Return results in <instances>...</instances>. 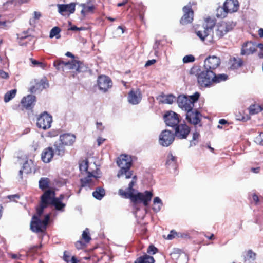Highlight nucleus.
I'll use <instances>...</instances> for the list:
<instances>
[{
    "label": "nucleus",
    "mask_w": 263,
    "mask_h": 263,
    "mask_svg": "<svg viewBox=\"0 0 263 263\" xmlns=\"http://www.w3.org/2000/svg\"><path fill=\"white\" fill-rule=\"evenodd\" d=\"M199 137V134L197 132H195L193 134L192 140L190 141V146H195L196 144L195 141L197 140Z\"/></svg>",
    "instance_id": "obj_41"
},
{
    "label": "nucleus",
    "mask_w": 263,
    "mask_h": 263,
    "mask_svg": "<svg viewBox=\"0 0 263 263\" xmlns=\"http://www.w3.org/2000/svg\"><path fill=\"white\" fill-rule=\"evenodd\" d=\"M176 160V157L175 156H173L172 154H170L168 156V159L166 162V164L167 165L171 164L172 162H175Z\"/></svg>",
    "instance_id": "obj_46"
},
{
    "label": "nucleus",
    "mask_w": 263,
    "mask_h": 263,
    "mask_svg": "<svg viewBox=\"0 0 263 263\" xmlns=\"http://www.w3.org/2000/svg\"><path fill=\"white\" fill-rule=\"evenodd\" d=\"M179 115L174 111L167 112L164 117V121L167 126L175 127L179 123Z\"/></svg>",
    "instance_id": "obj_10"
},
{
    "label": "nucleus",
    "mask_w": 263,
    "mask_h": 263,
    "mask_svg": "<svg viewBox=\"0 0 263 263\" xmlns=\"http://www.w3.org/2000/svg\"><path fill=\"white\" fill-rule=\"evenodd\" d=\"M7 198L10 199V201H16V199L20 198V195L18 194H14L12 195H9L7 196Z\"/></svg>",
    "instance_id": "obj_47"
},
{
    "label": "nucleus",
    "mask_w": 263,
    "mask_h": 263,
    "mask_svg": "<svg viewBox=\"0 0 263 263\" xmlns=\"http://www.w3.org/2000/svg\"><path fill=\"white\" fill-rule=\"evenodd\" d=\"M158 251V249L153 245H150L148 249L147 252L149 254H155Z\"/></svg>",
    "instance_id": "obj_44"
},
{
    "label": "nucleus",
    "mask_w": 263,
    "mask_h": 263,
    "mask_svg": "<svg viewBox=\"0 0 263 263\" xmlns=\"http://www.w3.org/2000/svg\"><path fill=\"white\" fill-rule=\"evenodd\" d=\"M161 207H162L161 205H160L158 204H156V205H154V206L153 207V209L155 212H158L160 211Z\"/></svg>",
    "instance_id": "obj_54"
},
{
    "label": "nucleus",
    "mask_w": 263,
    "mask_h": 263,
    "mask_svg": "<svg viewBox=\"0 0 263 263\" xmlns=\"http://www.w3.org/2000/svg\"><path fill=\"white\" fill-rule=\"evenodd\" d=\"M215 24L213 20L206 19L201 29L196 31V34L202 41H205L207 43L212 42L214 40L213 28L215 26Z\"/></svg>",
    "instance_id": "obj_5"
},
{
    "label": "nucleus",
    "mask_w": 263,
    "mask_h": 263,
    "mask_svg": "<svg viewBox=\"0 0 263 263\" xmlns=\"http://www.w3.org/2000/svg\"><path fill=\"white\" fill-rule=\"evenodd\" d=\"M175 100V97L172 95H167L164 98L163 102L167 104H172Z\"/></svg>",
    "instance_id": "obj_38"
},
{
    "label": "nucleus",
    "mask_w": 263,
    "mask_h": 263,
    "mask_svg": "<svg viewBox=\"0 0 263 263\" xmlns=\"http://www.w3.org/2000/svg\"><path fill=\"white\" fill-rule=\"evenodd\" d=\"M242 61L239 58H233L230 60V68L233 69H237L242 65Z\"/></svg>",
    "instance_id": "obj_25"
},
{
    "label": "nucleus",
    "mask_w": 263,
    "mask_h": 263,
    "mask_svg": "<svg viewBox=\"0 0 263 263\" xmlns=\"http://www.w3.org/2000/svg\"><path fill=\"white\" fill-rule=\"evenodd\" d=\"M58 8L59 12L63 15L73 13L75 11V5L73 3L67 5L59 4Z\"/></svg>",
    "instance_id": "obj_16"
},
{
    "label": "nucleus",
    "mask_w": 263,
    "mask_h": 263,
    "mask_svg": "<svg viewBox=\"0 0 263 263\" xmlns=\"http://www.w3.org/2000/svg\"><path fill=\"white\" fill-rule=\"evenodd\" d=\"M177 235V233L175 231L172 230L171 231L170 233L167 235L166 239L168 240H172L173 238H175Z\"/></svg>",
    "instance_id": "obj_45"
},
{
    "label": "nucleus",
    "mask_w": 263,
    "mask_h": 263,
    "mask_svg": "<svg viewBox=\"0 0 263 263\" xmlns=\"http://www.w3.org/2000/svg\"><path fill=\"white\" fill-rule=\"evenodd\" d=\"M34 19H39L41 16V13L39 12L34 11Z\"/></svg>",
    "instance_id": "obj_56"
},
{
    "label": "nucleus",
    "mask_w": 263,
    "mask_h": 263,
    "mask_svg": "<svg viewBox=\"0 0 263 263\" xmlns=\"http://www.w3.org/2000/svg\"><path fill=\"white\" fill-rule=\"evenodd\" d=\"M83 63L77 60H71V61L65 62V66L64 67V71L68 70H76L77 71L80 72L82 71Z\"/></svg>",
    "instance_id": "obj_14"
},
{
    "label": "nucleus",
    "mask_w": 263,
    "mask_h": 263,
    "mask_svg": "<svg viewBox=\"0 0 263 263\" xmlns=\"http://www.w3.org/2000/svg\"><path fill=\"white\" fill-rule=\"evenodd\" d=\"M52 121V117L47 112H44L37 118L36 125L40 128L46 129L51 127Z\"/></svg>",
    "instance_id": "obj_8"
},
{
    "label": "nucleus",
    "mask_w": 263,
    "mask_h": 263,
    "mask_svg": "<svg viewBox=\"0 0 263 263\" xmlns=\"http://www.w3.org/2000/svg\"><path fill=\"white\" fill-rule=\"evenodd\" d=\"M153 202H154V205L158 204V205H160L161 206H162V205H163L162 200L158 197H156L154 198Z\"/></svg>",
    "instance_id": "obj_48"
},
{
    "label": "nucleus",
    "mask_w": 263,
    "mask_h": 263,
    "mask_svg": "<svg viewBox=\"0 0 263 263\" xmlns=\"http://www.w3.org/2000/svg\"><path fill=\"white\" fill-rule=\"evenodd\" d=\"M257 44L252 42L246 43L242 48L241 54L244 55L253 53L258 48Z\"/></svg>",
    "instance_id": "obj_23"
},
{
    "label": "nucleus",
    "mask_w": 263,
    "mask_h": 263,
    "mask_svg": "<svg viewBox=\"0 0 263 263\" xmlns=\"http://www.w3.org/2000/svg\"><path fill=\"white\" fill-rule=\"evenodd\" d=\"M54 66L57 69L59 70L64 71V67L65 66V62L61 60H58L54 61L53 63Z\"/></svg>",
    "instance_id": "obj_35"
},
{
    "label": "nucleus",
    "mask_w": 263,
    "mask_h": 263,
    "mask_svg": "<svg viewBox=\"0 0 263 263\" xmlns=\"http://www.w3.org/2000/svg\"><path fill=\"white\" fill-rule=\"evenodd\" d=\"M186 119L190 123L197 124L200 121V114L197 110L193 111L192 109L187 111Z\"/></svg>",
    "instance_id": "obj_17"
},
{
    "label": "nucleus",
    "mask_w": 263,
    "mask_h": 263,
    "mask_svg": "<svg viewBox=\"0 0 263 263\" xmlns=\"http://www.w3.org/2000/svg\"><path fill=\"white\" fill-rule=\"evenodd\" d=\"M65 195L61 194L59 197H55L54 192L51 190H47L41 196V202L39 207L36 208V214L33 216L30 223L31 230L36 233L41 232L46 229L50 219V214L45 215L44 219L41 220L40 217L44 210L51 204L56 210L63 211L65 204L62 202Z\"/></svg>",
    "instance_id": "obj_2"
},
{
    "label": "nucleus",
    "mask_w": 263,
    "mask_h": 263,
    "mask_svg": "<svg viewBox=\"0 0 263 263\" xmlns=\"http://www.w3.org/2000/svg\"><path fill=\"white\" fill-rule=\"evenodd\" d=\"M0 77L2 79H7L9 78V74L7 72L0 69Z\"/></svg>",
    "instance_id": "obj_49"
},
{
    "label": "nucleus",
    "mask_w": 263,
    "mask_h": 263,
    "mask_svg": "<svg viewBox=\"0 0 263 263\" xmlns=\"http://www.w3.org/2000/svg\"><path fill=\"white\" fill-rule=\"evenodd\" d=\"M199 96L198 92H195L193 95L189 97L179 96L177 98L179 107L186 112L192 110L194 106V103L198 100Z\"/></svg>",
    "instance_id": "obj_6"
},
{
    "label": "nucleus",
    "mask_w": 263,
    "mask_h": 263,
    "mask_svg": "<svg viewBox=\"0 0 263 263\" xmlns=\"http://www.w3.org/2000/svg\"><path fill=\"white\" fill-rule=\"evenodd\" d=\"M76 137L73 135L65 134L61 135L59 140L65 146H69L73 144L74 142Z\"/></svg>",
    "instance_id": "obj_22"
},
{
    "label": "nucleus",
    "mask_w": 263,
    "mask_h": 263,
    "mask_svg": "<svg viewBox=\"0 0 263 263\" xmlns=\"http://www.w3.org/2000/svg\"><path fill=\"white\" fill-rule=\"evenodd\" d=\"M227 76L224 74H220L216 76L212 70H205L201 72L197 76V80L199 84L201 87L209 86L212 82H220L226 80Z\"/></svg>",
    "instance_id": "obj_3"
},
{
    "label": "nucleus",
    "mask_w": 263,
    "mask_h": 263,
    "mask_svg": "<svg viewBox=\"0 0 263 263\" xmlns=\"http://www.w3.org/2000/svg\"><path fill=\"white\" fill-rule=\"evenodd\" d=\"M16 93V89H12L9 91H8L4 96V101L6 103L9 102L15 96Z\"/></svg>",
    "instance_id": "obj_33"
},
{
    "label": "nucleus",
    "mask_w": 263,
    "mask_h": 263,
    "mask_svg": "<svg viewBox=\"0 0 263 263\" xmlns=\"http://www.w3.org/2000/svg\"><path fill=\"white\" fill-rule=\"evenodd\" d=\"M64 144L59 140L56 141L54 144V153L59 156H62L65 153Z\"/></svg>",
    "instance_id": "obj_24"
},
{
    "label": "nucleus",
    "mask_w": 263,
    "mask_h": 263,
    "mask_svg": "<svg viewBox=\"0 0 263 263\" xmlns=\"http://www.w3.org/2000/svg\"><path fill=\"white\" fill-rule=\"evenodd\" d=\"M154 259L152 256L145 254L143 256L138 258L135 263H154Z\"/></svg>",
    "instance_id": "obj_26"
},
{
    "label": "nucleus",
    "mask_w": 263,
    "mask_h": 263,
    "mask_svg": "<svg viewBox=\"0 0 263 263\" xmlns=\"http://www.w3.org/2000/svg\"><path fill=\"white\" fill-rule=\"evenodd\" d=\"M48 86V84L44 81L41 80L37 83L35 86H32L30 88V91L32 93L36 92L37 90H42Z\"/></svg>",
    "instance_id": "obj_28"
},
{
    "label": "nucleus",
    "mask_w": 263,
    "mask_h": 263,
    "mask_svg": "<svg viewBox=\"0 0 263 263\" xmlns=\"http://www.w3.org/2000/svg\"><path fill=\"white\" fill-rule=\"evenodd\" d=\"M35 97L32 95H28L21 100V103L27 109L32 108L35 104Z\"/></svg>",
    "instance_id": "obj_21"
},
{
    "label": "nucleus",
    "mask_w": 263,
    "mask_h": 263,
    "mask_svg": "<svg viewBox=\"0 0 263 263\" xmlns=\"http://www.w3.org/2000/svg\"><path fill=\"white\" fill-rule=\"evenodd\" d=\"M39 187L42 190L49 187V179L47 178H42L39 181Z\"/></svg>",
    "instance_id": "obj_34"
},
{
    "label": "nucleus",
    "mask_w": 263,
    "mask_h": 263,
    "mask_svg": "<svg viewBox=\"0 0 263 263\" xmlns=\"http://www.w3.org/2000/svg\"><path fill=\"white\" fill-rule=\"evenodd\" d=\"M253 201L256 203H257V202H258L259 201V198H258V197L257 196V195H256V194H254L253 195Z\"/></svg>",
    "instance_id": "obj_58"
},
{
    "label": "nucleus",
    "mask_w": 263,
    "mask_h": 263,
    "mask_svg": "<svg viewBox=\"0 0 263 263\" xmlns=\"http://www.w3.org/2000/svg\"><path fill=\"white\" fill-rule=\"evenodd\" d=\"M227 121L224 119H220L219 121V123L222 125H224L227 123Z\"/></svg>",
    "instance_id": "obj_62"
},
{
    "label": "nucleus",
    "mask_w": 263,
    "mask_h": 263,
    "mask_svg": "<svg viewBox=\"0 0 263 263\" xmlns=\"http://www.w3.org/2000/svg\"><path fill=\"white\" fill-rule=\"evenodd\" d=\"M98 85L100 90L106 92L111 88L112 85L110 79L106 76H101L98 78Z\"/></svg>",
    "instance_id": "obj_13"
},
{
    "label": "nucleus",
    "mask_w": 263,
    "mask_h": 263,
    "mask_svg": "<svg viewBox=\"0 0 263 263\" xmlns=\"http://www.w3.org/2000/svg\"><path fill=\"white\" fill-rule=\"evenodd\" d=\"M76 247L78 249H81L82 247V243L81 241H77L76 243Z\"/></svg>",
    "instance_id": "obj_57"
},
{
    "label": "nucleus",
    "mask_w": 263,
    "mask_h": 263,
    "mask_svg": "<svg viewBox=\"0 0 263 263\" xmlns=\"http://www.w3.org/2000/svg\"><path fill=\"white\" fill-rule=\"evenodd\" d=\"M104 139L99 138L97 139L98 145L100 146L104 141Z\"/></svg>",
    "instance_id": "obj_60"
},
{
    "label": "nucleus",
    "mask_w": 263,
    "mask_h": 263,
    "mask_svg": "<svg viewBox=\"0 0 263 263\" xmlns=\"http://www.w3.org/2000/svg\"><path fill=\"white\" fill-rule=\"evenodd\" d=\"M64 259L67 263H77V259L74 256H72L71 260H69L70 256L67 254V252H65L64 256Z\"/></svg>",
    "instance_id": "obj_39"
},
{
    "label": "nucleus",
    "mask_w": 263,
    "mask_h": 263,
    "mask_svg": "<svg viewBox=\"0 0 263 263\" xmlns=\"http://www.w3.org/2000/svg\"><path fill=\"white\" fill-rule=\"evenodd\" d=\"M141 92L139 89L132 90L128 94V102L133 105L138 104L141 101Z\"/></svg>",
    "instance_id": "obj_18"
},
{
    "label": "nucleus",
    "mask_w": 263,
    "mask_h": 263,
    "mask_svg": "<svg viewBox=\"0 0 263 263\" xmlns=\"http://www.w3.org/2000/svg\"><path fill=\"white\" fill-rule=\"evenodd\" d=\"M184 14L180 20V23L184 25L190 23L193 20L194 12L190 5H187L183 8Z\"/></svg>",
    "instance_id": "obj_12"
},
{
    "label": "nucleus",
    "mask_w": 263,
    "mask_h": 263,
    "mask_svg": "<svg viewBox=\"0 0 263 263\" xmlns=\"http://www.w3.org/2000/svg\"><path fill=\"white\" fill-rule=\"evenodd\" d=\"M254 141L257 144L263 145V135L260 134L257 135L255 138Z\"/></svg>",
    "instance_id": "obj_43"
},
{
    "label": "nucleus",
    "mask_w": 263,
    "mask_h": 263,
    "mask_svg": "<svg viewBox=\"0 0 263 263\" xmlns=\"http://www.w3.org/2000/svg\"><path fill=\"white\" fill-rule=\"evenodd\" d=\"M96 125H97V129H99L100 130H103L102 123H101V122H97Z\"/></svg>",
    "instance_id": "obj_59"
},
{
    "label": "nucleus",
    "mask_w": 263,
    "mask_h": 263,
    "mask_svg": "<svg viewBox=\"0 0 263 263\" xmlns=\"http://www.w3.org/2000/svg\"><path fill=\"white\" fill-rule=\"evenodd\" d=\"M80 6L82 7V9L81 11V13L85 16V14L86 13L89 12H92L93 10H94V6H86L85 4H82L80 5Z\"/></svg>",
    "instance_id": "obj_32"
},
{
    "label": "nucleus",
    "mask_w": 263,
    "mask_h": 263,
    "mask_svg": "<svg viewBox=\"0 0 263 263\" xmlns=\"http://www.w3.org/2000/svg\"><path fill=\"white\" fill-rule=\"evenodd\" d=\"M7 22L4 21L0 20V28H7Z\"/></svg>",
    "instance_id": "obj_53"
},
{
    "label": "nucleus",
    "mask_w": 263,
    "mask_h": 263,
    "mask_svg": "<svg viewBox=\"0 0 263 263\" xmlns=\"http://www.w3.org/2000/svg\"><path fill=\"white\" fill-rule=\"evenodd\" d=\"M175 129V135L180 139H186L190 132V128L185 124H178Z\"/></svg>",
    "instance_id": "obj_11"
},
{
    "label": "nucleus",
    "mask_w": 263,
    "mask_h": 263,
    "mask_svg": "<svg viewBox=\"0 0 263 263\" xmlns=\"http://www.w3.org/2000/svg\"><path fill=\"white\" fill-rule=\"evenodd\" d=\"M132 162L131 157L127 155H121L118 158L117 164L120 170L117 174V177L120 178L125 176L126 179L132 178L127 191L120 189L119 194L125 198L130 199L135 204L142 202L145 206H147L151 200L153 193L152 192L147 191L144 193H140L133 189L137 181V176L133 175V172L130 170Z\"/></svg>",
    "instance_id": "obj_1"
},
{
    "label": "nucleus",
    "mask_w": 263,
    "mask_h": 263,
    "mask_svg": "<svg viewBox=\"0 0 263 263\" xmlns=\"http://www.w3.org/2000/svg\"><path fill=\"white\" fill-rule=\"evenodd\" d=\"M235 26L233 22H221L215 25V31L214 33V40L218 39L223 36L229 31H231Z\"/></svg>",
    "instance_id": "obj_7"
},
{
    "label": "nucleus",
    "mask_w": 263,
    "mask_h": 263,
    "mask_svg": "<svg viewBox=\"0 0 263 263\" xmlns=\"http://www.w3.org/2000/svg\"><path fill=\"white\" fill-rule=\"evenodd\" d=\"M174 140V135L168 130L162 131L159 135V143L165 147H167L171 145Z\"/></svg>",
    "instance_id": "obj_9"
},
{
    "label": "nucleus",
    "mask_w": 263,
    "mask_h": 263,
    "mask_svg": "<svg viewBox=\"0 0 263 263\" xmlns=\"http://www.w3.org/2000/svg\"><path fill=\"white\" fill-rule=\"evenodd\" d=\"M80 170L82 174L86 176L81 179V187H89L95 184L97 177L94 174V172L88 166L87 160H83L79 164Z\"/></svg>",
    "instance_id": "obj_4"
},
{
    "label": "nucleus",
    "mask_w": 263,
    "mask_h": 263,
    "mask_svg": "<svg viewBox=\"0 0 263 263\" xmlns=\"http://www.w3.org/2000/svg\"><path fill=\"white\" fill-rule=\"evenodd\" d=\"M223 6L228 13H233L238 10L239 3L237 0H226Z\"/></svg>",
    "instance_id": "obj_19"
},
{
    "label": "nucleus",
    "mask_w": 263,
    "mask_h": 263,
    "mask_svg": "<svg viewBox=\"0 0 263 263\" xmlns=\"http://www.w3.org/2000/svg\"><path fill=\"white\" fill-rule=\"evenodd\" d=\"M195 61V58L192 55H187L183 58V62L184 63L192 62Z\"/></svg>",
    "instance_id": "obj_42"
},
{
    "label": "nucleus",
    "mask_w": 263,
    "mask_h": 263,
    "mask_svg": "<svg viewBox=\"0 0 263 263\" xmlns=\"http://www.w3.org/2000/svg\"><path fill=\"white\" fill-rule=\"evenodd\" d=\"M156 62V60L154 59L148 60L146 62V63L145 64V67L149 66L150 65H152L154 64Z\"/></svg>",
    "instance_id": "obj_52"
},
{
    "label": "nucleus",
    "mask_w": 263,
    "mask_h": 263,
    "mask_svg": "<svg viewBox=\"0 0 263 263\" xmlns=\"http://www.w3.org/2000/svg\"><path fill=\"white\" fill-rule=\"evenodd\" d=\"M31 164V161L29 162L28 161H26L24 164L22 166V168L21 170H20L19 172V175L20 176V178H22V174L24 173L25 174H28L31 172V168L30 164Z\"/></svg>",
    "instance_id": "obj_27"
},
{
    "label": "nucleus",
    "mask_w": 263,
    "mask_h": 263,
    "mask_svg": "<svg viewBox=\"0 0 263 263\" xmlns=\"http://www.w3.org/2000/svg\"><path fill=\"white\" fill-rule=\"evenodd\" d=\"M220 59L215 56L209 57L204 61V68L207 70H212L216 68L220 64Z\"/></svg>",
    "instance_id": "obj_15"
},
{
    "label": "nucleus",
    "mask_w": 263,
    "mask_h": 263,
    "mask_svg": "<svg viewBox=\"0 0 263 263\" xmlns=\"http://www.w3.org/2000/svg\"><path fill=\"white\" fill-rule=\"evenodd\" d=\"M10 255L13 259H20V257L21 256V255L16 254H11Z\"/></svg>",
    "instance_id": "obj_55"
},
{
    "label": "nucleus",
    "mask_w": 263,
    "mask_h": 263,
    "mask_svg": "<svg viewBox=\"0 0 263 263\" xmlns=\"http://www.w3.org/2000/svg\"><path fill=\"white\" fill-rule=\"evenodd\" d=\"M256 258V254L251 250H249L245 252L244 260L247 261H254Z\"/></svg>",
    "instance_id": "obj_30"
},
{
    "label": "nucleus",
    "mask_w": 263,
    "mask_h": 263,
    "mask_svg": "<svg viewBox=\"0 0 263 263\" xmlns=\"http://www.w3.org/2000/svg\"><path fill=\"white\" fill-rule=\"evenodd\" d=\"M54 152L51 147H48L45 148L42 153L41 159L42 161L45 163H49L52 160Z\"/></svg>",
    "instance_id": "obj_20"
},
{
    "label": "nucleus",
    "mask_w": 263,
    "mask_h": 263,
    "mask_svg": "<svg viewBox=\"0 0 263 263\" xmlns=\"http://www.w3.org/2000/svg\"><path fill=\"white\" fill-rule=\"evenodd\" d=\"M228 12L225 10L224 7H219L217 10V14L216 15L218 17H225L227 16Z\"/></svg>",
    "instance_id": "obj_37"
},
{
    "label": "nucleus",
    "mask_w": 263,
    "mask_h": 263,
    "mask_svg": "<svg viewBox=\"0 0 263 263\" xmlns=\"http://www.w3.org/2000/svg\"><path fill=\"white\" fill-rule=\"evenodd\" d=\"M105 195V190L101 187L96 188V190L92 193L93 197L98 200H101Z\"/></svg>",
    "instance_id": "obj_29"
},
{
    "label": "nucleus",
    "mask_w": 263,
    "mask_h": 263,
    "mask_svg": "<svg viewBox=\"0 0 263 263\" xmlns=\"http://www.w3.org/2000/svg\"><path fill=\"white\" fill-rule=\"evenodd\" d=\"M60 32V28L58 27H54L51 30L49 37L53 38L54 36H55L57 39H59L60 37V36L59 35Z\"/></svg>",
    "instance_id": "obj_36"
},
{
    "label": "nucleus",
    "mask_w": 263,
    "mask_h": 263,
    "mask_svg": "<svg viewBox=\"0 0 263 263\" xmlns=\"http://www.w3.org/2000/svg\"><path fill=\"white\" fill-rule=\"evenodd\" d=\"M258 35L260 36V37H261V38L263 37V29L260 28L258 30Z\"/></svg>",
    "instance_id": "obj_61"
},
{
    "label": "nucleus",
    "mask_w": 263,
    "mask_h": 263,
    "mask_svg": "<svg viewBox=\"0 0 263 263\" xmlns=\"http://www.w3.org/2000/svg\"><path fill=\"white\" fill-rule=\"evenodd\" d=\"M257 47L260 50V52L259 53V57L263 58V44H258Z\"/></svg>",
    "instance_id": "obj_50"
},
{
    "label": "nucleus",
    "mask_w": 263,
    "mask_h": 263,
    "mask_svg": "<svg viewBox=\"0 0 263 263\" xmlns=\"http://www.w3.org/2000/svg\"><path fill=\"white\" fill-rule=\"evenodd\" d=\"M82 238L86 242H88L90 239L91 238L89 236V229L88 228H86L83 232L82 234Z\"/></svg>",
    "instance_id": "obj_40"
},
{
    "label": "nucleus",
    "mask_w": 263,
    "mask_h": 263,
    "mask_svg": "<svg viewBox=\"0 0 263 263\" xmlns=\"http://www.w3.org/2000/svg\"><path fill=\"white\" fill-rule=\"evenodd\" d=\"M259 167H257V168H252V171L255 173H257L259 172Z\"/></svg>",
    "instance_id": "obj_63"
},
{
    "label": "nucleus",
    "mask_w": 263,
    "mask_h": 263,
    "mask_svg": "<svg viewBox=\"0 0 263 263\" xmlns=\"http://www.w3.org/2000/svg\"><path fill=\"white\" fill-rule=\"evenodd\" d=\"M65 55L67 57H71V58H74V55H73L71 52H67Z\"/></svg>",
    "instance_id": "obj_64"
},
{
    "label": "nucleus",
    "mask_w": 263,
    "mask_h": 263,
    "mask_svg": "<svg viewBox=\"0 0 263 263\" xmlns=\"http://www.w3.org/2000/svg\"><path fill=\"white\" fill-rule=\"evenodd\" d=\"M249 113L251 115H255L261 110H263V108L258 104H254L252 105L249 107Z\"/></svg>",
    "instance_id": "obj_31"
},
{
    "label": "nucleus",
    "mask_w": 263,
    "mask_h": 263,
    "mask_svg": "<svg viewBox=\"0 0 263 263\" xmlns=\"http://www.w3.org/2000/svg\"><path fill=\"white\" fill-rule=\"evenodd\" d=\"M31 62H32V64L34 65H37L41 67H43V66H44V64L43 63L37 61L36 60L31 59Z\"/></svg>",
    "instance_id": "obj_51"
}]
</instances>
